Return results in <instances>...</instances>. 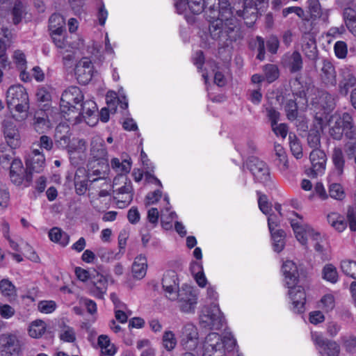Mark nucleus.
<instances>
[{
  "label": "nucleus",
  "mask_w": 356,
  "mask_h": 356,
  "mask_svg": "<svg viewBox=\"0 0 356 356\" xmlns=\"http://www.w3.org/2000/svg\"><path fill=\"white\" fill-rule=\"evenodd\" d=\"M189 9L198 15L205 10L209 18V34L222 46H229L243 38L238 19L232 17L229 8L219 7V0H187Z\"/></svg>",
  "instance_id": "nucleus-1"
},
{
  "label": "nucleus",
  "mask_w": 356,
  "mask_h": 356,
  "mask_svg": "<svg viewBox=\"0 0 356 356\" xmlns=\"http://www.w3.org/2000/svg\"><path fill=\"white\" fill-rule=\"evenodd\" d=\"M286 286L289 288V296L292 301V310L296 313H302L305 311L306 295L301 286H297L298 282V270L296 264L291 260L286 261L282 267Z\"/></svg>",
  "instance_id": "nucleus-2"
},
{
  "label": "nucleus",
  "mask_w": 356,
  "mask_h": 356,
  "mask_svg": "<svg viewBox=\"0 0 356 356\" xmlns=\"http://www.w3.org/2000/svg\"><path fill=\"white\" fill-rule=\"evenodd\" d=\"M6 103L8 108L18 113L13 115L17 121L26 119L30 103L29 95L24 86L19 84L10 86L6 92Z\"/></svg>",
  "instance_id": "nucleus-3"
},
{
  "label": "nucleus",
  "mask_w": 356,
  "mask_h": 356,
  "mask_svg": "<svg viewBox=\"0 0 356 356\" xmlns=\"http://www.w3.org/2000/svg\"><path fill=\"white\" fill-rule=\"evenodd\" d=\"M329 135L334 140H341L343 134L348 138H353L355 129L352 116L348 113H334L327 121Z\"/></svg>",
  "instance_id": "nucleus-4"
},
{
  "label": "nucleus",
  "mask_w": 356,
  "mask_h": 356,
  "mask_svg": "<svg viewBox=\"0 0 356 356\" xmlns=\"http://www.w3.org/2000/svg\"><path fill=\"white\" fill-rule=\"evenodd\" d=\"M291 225L296 238L302 245H306L307 241L310 240L313 242V245L316 252H323L324 248L323 243L324 240L320 233L315 232L308 225L302 224L301 222L295 220H291Z\"/></svg>",
  "instance_id": "nucleus-5"
},
{
  "label": "nucleus",
  "mask_w": 356,
  "mask_h": 356,
  "mask_svg": "<svg viewBox=\"0 0 356 356\" xmlns=\"http://www.w3.org/2000/svg\"><path fill=\"white\" fill-rule=\"evenodd\" d=\"M113 197L118 208L124 209L133 200L134 188L130 179L120 175L113 179Z\"/></svg>",
  "instance_id": "nucleus-6"
},
{
  "label": "nucleus",
  "mask_w": 356,
  "mask_h": 356,
  "mask_svg": "<svg viewBox=\"0 0 356 356\" xmlns=\"http://www.w3.org/2000/svg\"><path fill=\"white\" fill-rule=\"evenodd\" d=\"M83 95L79 88L70 86L63 91L60 98V108L63 113L70 114L75 111L83 101Z\"/></svg>",
  "instance_id": "nucleus-7"
},
{
  "label": "nucleus",
  "mask_w": 356,
  "mask_h": 356,
  "mask_svg": "<svg viewBox=\"0 0 356 356\" xmlns=\"http://www.w3.org/2000/svg\"><path fill=\"white\" fill-rule=\"evenodd\" d=\"M174 300H177L181 312L194 313L197 303V297L193 288L188 285H183L176 293Z\"/></svg>",
  "instance_id": "nucleus-8"
},
{
  "label": "nucleus",
  "mask_w": 356,
  "mask_h": 356,
  "mask_svg": "<svg viewBox=\"0 0 356 356\" xmlns=\"http://www.w3.org/2000/svg\"><path fill=\"white\" fill-rule=\"evenodd\" d=\"M10 178L11 181L16 186H30L33 177L27 167L24 168L22 161L19 159H14L10 165Z\"/></svg>",
  "instance_id": "nucleus-9"
},
{
  "label": "nucleus",
  "mask_w": 356,
  "mask_h": 356,
  "mask_svg": "<svg viewBox=\"0 0 356 356\" xmlns=\"http://www.w3.org/2000/svg\"><path fill=\"white\" fill-rule=\"evenodd\" d=\"M222 314L216 305L206 307L200 317V325L210 330H220L222 326Z\"/></svg>",
  "instance_id": "nucleus-10"
},
{
  "label": "nucleus",
  "mask_w": 356,
  "mask_h": 356,
  "mask_svg": "<svg viewBox=\"0 0 356 356\" xmlns=\"http://www.w3.org/2000/svg\"><path fill=\"white\" fill-rule=\"evenodd\" d=\"M22 344L18 337L13 333L0 335V356H19Z\"/></svg>",
  "instance_id": "nucleus-11"
},
{
  "label": "nucleus",
  "mask_w": 356,
  "mask_h": 356,
  "mask_svg": "<svg viewBox=\"0 0 356 356\" xmlns=\"http://www.w3.org/2000/svg\"><path fill=\"white\" fill-rule=\"evenodd\" d=\"M110 277L104 275L99 272L92 270V276L88 284V291L90 295L98 299H104L108 289V282Z\"/></svg>",
  "instance_id": "nucleus-12"
},
{
  "label": "nucleus",
  "mask_w": 356,
  "mask_h": 356,
  "mask_svg": "<svg viewBox=\"0 0 356 356\" xmlns=\"http://www.w3.org/2000/svg\"><path fill=\"white\" fill-rule=\"evenodd\" d=\"M247 166L257 181L266 184L270 180L268 165L257 157H250L247 161Z\"/></svg>",
  "instance_id": "nucleus-13"
},
{
  "label": "nucleus",
  "mask_w": 356,
  "mask_h": 356,
  "mask_svg": "<svg viewBox=\"0 0 356 356\" xmlns=\"http://www.w3.org/2000/svg\"><path fill=\"white\" fill-rule=\"evenodd\" d=\"M181 344L185 349H195L198 343L199 334L197 327L193 323L185 324L181 331Z\"/></svg>",
  "instance_id": "nucleus-14"
},
{
  "label": "nucleus",
  "mask_w": 356,
  "mask_h": 356,
  "mask_svg": "<svg viewBox=\"0 0 356 356\" xmlns=\"http://www.w3.org/2000/svg\"><path fill=\"white\" fill-rule=\"evenodd\" d=\"M312 167L306 172L307 175L316 177L323 173L326 165V155L325 152L319 149H314L309 155Z\"/></svg>",
  "instance_id": "nucleus-15"
},
{
  "label": "nucleus",
  "mask_w": 356,
  "mask_h": 356,
  "mask_svg": "<svg viewBox=\"0 0 356 356\" xmlns=\"http://www.w3.org/2000/svg\"><path fill=\"white\" fill-rule=\"evenodd\" d=\"M3 132L6 143L12 149L21 145V136L17 126L10 120H4L2 122Z\"/></svg>",
  "instance_id": "nucleus-16"
},
{
  "label": "nucleus",
  "mask_w": 356,
  "mask_h": 356,
  "mask_svg": "<svg viewBox=\"0 0 356 356\" xmlns=\"http://www.w3.org/2000/svg\"><path fill=\"white\" fill-rule=\"evenodd\" d=\"M45 156L43 152L38 148H33L26 159V166L31 174L40 173L45 167Z\"/></svg>",
  "instance_id": "nucleus-17"
},
{
  "label": "nucleus",
  "mask_w": 356,
  "mask_h": 356,
  "mask_svg": "<svg viewBox=\"0 0 356 356\" xmlns=\"http://www.w3.org/2000/svg\"><path fill=\"white\" fill-rule=\"evenodd\" d=\"M339 92L346 96L351 88L356 85V77L353 70L348 67H341L339 71Z\"/></svg>",
  "instance_id": "nucleus-18"
},
{
  "label": "nucleus",
  "mask_w": 356,
  "mask_h": 356,
  "mask_svg": "<svg viewBox=\"0 0 356 356\" xmlns=\"http://www.w3.org/2000/svg\"><path fill=\"white\" fill-rule=\"evenodd\" d=\"M162 286L165 292V296L174 301L176 293L180 289L179 288L177 275L174 270H168L165 273L162 279Z\"/></svg>",
  "instance_id": "nucleus-19"
},
{
  "label": "nucleus",
  "mask_w": 356,
  "mask_h": 356,
  "mask_svg": "<svg viewBox=\"0 0 356 356\" xmlns=\"http://www.w3.org/2000/svg\"><path fill=\"white\" fill-rule=\"evenodd\" d=\"M75 76L80 84L86 85L92 79L93 74V65L88 58H83L75 67Z\"/></svg>",
  "instance_id": "nucleus-20"
},
{
  "label": "nucleus",
  "mask_w": 356,
  "mask_h": 356,
  "mask_svg": "<svg viewBox=\"0 0 356 356\" xmlns=\"http://www.w3.org/2000/svg\"><path fill=\"white\" fill-rule=\"evenodd\" d=\"M224 348L222 339L216 332L209 333L203 343V356H216L218 352L222 353Z\"/></svg>",
  "instance_id": "nucleus-21"
},
{
  "label": "nucleus",
  "mask_w": 356,
  "mask_h": 356,
  "mask_svg": "<svg viewBox=\"0 0 356 356\" xmlns=\"http://www.w3.org/2000/svg\"><path fill=\"white\" fill-rule=\"evenodd\" d=\"M311 102L313 105L319 106L327 112L332 110L335 105V100L332 95L325 90L317 88L314 89Z\"/></svg>",
  "instance_id": "nucleus-22"
},
{
  "label": "nucleus",
  "mask_w": 356,
  "mask_h": 356,
  "mask_svg": "<svg viewBox=\"0 0 356 356\" xmlns=\"http://www.w3.org/2000/svg\"><path fill=\"white\" fill-rule=\"evenodd\" d=\"M31 125L35 131L41 134L50 129L51 124L47 112L38 109L33 113Z\"/></svg>",
  "instance_id": "nucleus-23"
},
{
  "label": "nucleus",
  "mask_w": 356,
  "mask_h": 356,
  "mask_svg": "<svg viewBox=\"0 0 356 356\" xmlns=\"http://www.w3.org/2000/svg\"><path fill=\"white\" fill-rule=\"evenodd\" d=\"M321 81L327 86L337 85V72L332 63L327 59L322 60V67L319 74Z\"/></svg>",
  "instance_id": "nucleus-24"
},
{
  "label": "nucleus",
  "mask_w": 356,
  "mask_h": 356,
  "mask_svg": "<svg viewBox=\"0 0 356 356\" xmlns=\"http://www.w3.org/2000/svg\"><path fill=\"white\" fill-rule=\"evenodd\" d=\"M302 51L305 56L312 61H316L318 58V49L316 40L311 33L304 31L302 35Z\"/></svg>",
  "instance_id": "nucleus-25"
},
{
  "label": "nucleus",
  "mask_w": 356,
  "mask_h": 356,
  "mask_svg": "<svg viewBox=\"0 0 356 356\" xmlns=\"http://www.w3.org/2000/svg\"><path fill=\"white\" fill-rule=\"evenodd\" d=\"M316 345L321 348L327 356H338L340 352V347L335 341L323 339L318 334L312 337Z\"/></svg>",
  "instance_id": "nucleus-26"
},
{
  "label": "nucleus",
  "mask_w": 356,
  "mask_h": 356,
  "mask_svg": "<svg viewBox=\"0 0 356 356\" xmlns=\"http://www.w3.org/2000/svg\"><path fill=\"white\" fill-rule=\"evenodd\" d=\"M91 155L96 159H104L107 156V150L105 147L104 140L99 136H95L92 138L90 143Z\"/></svg>",
  "instance_id": "nucleus-27"
},
{
  "label": "nucleus",
  "mask_w": 356,
  "mask_h": 356,
  "mask_svg": "<svg viewBox=\"0 0 356 356\" xmlns=\"http://www.w3.org/2000/svg\"><path fill=\"white\" fill-rule=\"evenodd\" d=\"M68 127L64 125H58L56 128L54 143L59 149H65L70 143V134L68 133Z\"/></svg>",
  "instance_id": "nucleus-28"
},
{
  "label": "nucleus",
  "mask_w": 356,
  "mask_h": 356,
  "mask_svg": "<svg viewBox=\"0 0 356 356\" xmlns=\"http://www.w3.org/2000/svg\"><path fill=\"white\" fill-rule=\"evenodd\" d=\"M97 108L95 102L92 100H87L85 102L83 101L76 108L74 113L78 114L79 116H82L83 118L94 116L95 118L97 119Z\"/></svg>",
  "instance_id": "nucleus-29"
},
{
  "label": "nucleus",
  "mask_w": 356,
  "mask_h": 356,
  "mask_svg": "<svg viewBox=\"0 0 356 356\" xmlns=\"http://www.w3.org/2000/svg\"><path fill=\"white\" fill-rule=\"evenodd\" d=\"M27 14L26 5L19 0L15 1L10 10L12 22L15 25L19 24Z\"/></svg>",
  "instance_id": "nucleus-30"
},
{
  "label": "nucleus",
  "mask_w": 356,
  "mask_h": 356,
  "mask_svg": "<svg viewBox=\"0 0 356 356\" xmlns=\"http://www.w3.org/2000/svg\"><path fill=\"white\" fill-rule=\"evenodd\" d=\"M332 160L334 167L332 173L337 177H341L345 167L344 156L341 148L335 147L333 149Z\"/></svg>",
  "instance_id": "nucleus-31"
},
{
  "label": "nucleus",
  "mask_w": 356,
  "mask_h": 356,
  "mask_svg": "<svg viewBox=\"0 0 356 356\" xmlns=\"http://www.w3.org/2000/svg\"><path fill=\"white\" fill-rule=\"evenodd\" d=\"M147 261L145 256L139 255L135 258L132 265V273L135 278L141 280L147 273Z\"/></svg>",
  "instance_id": "nucleus-32"
},
{
  "label": "nucleus",
  "mask_w": 356,
  "mask_h": 356,
  "mask_svg": "<svg viewBox=\"0 0 356 356\" xmlns=\"http://www.w3.org/2000/svg\"><path fill=\"white\" fill-rule=\"evenodd\" d=\"M49 237L51 241L59 243L63 247L66 246L70 242V236L57 227H54L49 230Z\"/></svg>",
  "instance_id": "nucleus-33"
},
{
  "label": "nucleus",
  "mask_w": 356,
  "mask_h": 356,
  "mask_svg": "<svg viewBox=\"0 0 356 356\" xmlns=\"http://www.w3.org/2000/svg\"><path fill=\"white\" fill-rule=\"evenodd\" d=\"M275 154L277 156L275 161L282 171H286L289 168V162L284 147L277 143L274 145Z\"/></svg>",
  "instance_id": "nucleus-34"
},
{
  "label": "nucleus",
  "mask_w": 356,
  "mask_h": 356,
  "mask_svg": "<svg viewBox=\"0 0 356 356\" xmlns=\"http://www.w3.org/2000/svg\"><path fill=\"white\" fill-rule=\"evenodd\" d=\"M65 21L62 15L54 13L49 19V29L52 32L64 31Z\"/></svg>",
  "instance_id": "nucleus-35"
},
{
  "label": "nucleus",
  "mask_w": 356,
  "mask_h": 356,
  "mask_svg": "<svg viewBox=\"0 0 356 356\" xmlns=\"http://www.w3.org/2000/svg\"><path fill=\"white\" fill-rule=\"evenodd\" d=\"M273 240V249L277 252H280L285 245V233L282 229H277L270 232Z\"/></svg>",
  "instance_id": "nucleus-36"
},
{
  "label": "nucleus",
  "mask_w": 356,
  "mask_h": 356,
  "mask_svg": "<svg viewBox=\"0 0 356 356\" xmlns=\"http://www.w3.org/2000/svg\"><path fill=\"white\" fill-rule=\"evenodd\" d=\"M343 15L348 29L353 33H356V11L351 8H346Z\"/></svg>",
  "instance_id": "nucleus-37"
},
{
  "label": "nucleus",
  "mask_w": 356,
  "mask_h": 356,
  "mask_svg": "<svg viewBox=\"0 0 356 356\" xmlns=\"http://www.w3.org/2000/svg\"><path fill=\"white\" fill-rule=\"evenodd\" d=\"M259 12V11L254 7H248L245 6L243 10L237 11V15L243 17L245 20L250 19V22L247 21L245 23L250 26L257 20Z\"/></svg>",
  "instance_id": "nucleus-38"
},
{
  "label": "nucleus",
  "mask_w": 356,
  "mask_h": 356,
  "mask_svg": "<svg viewBox=\"0 0 356 356\" xmlns=\"http://www.w3.org/2000/svg\"><path fill=\"white\" fill-rule=\"evenodd\" d=\"M59 338L64 342H74L76 339L74 329L65 323H63L62 325H60Z\"/></svg>",
  "instance_id": "nucleus-39"
},
{
  "label": "nucleus",
  "mask_w": 356,
  "mask_h": 356,
  "mask_svg": "<svg viewBox=\"0 0 356 356\" xmlns=\"http://www.w3.org/2000/svg\"><path fill=\"white\" fill-rule=\"evenodd\" d=\"M46 330V324L42 320H36L30 325L29 334L32 338L42 337Z\"/></svg>",
  "instance_id": "nucleus-40"
},
{
  "label": "nucleus",
  "mask_w": 356,
  "mask_h": 356,
  "mask_svg": "<svg viewBox=\"0 0 356 356\" xmlns=\"http://www.w3.org/2000/svg\"><path fill=\"white\" fill-rule=\"evenodd\" d=\"M302 58L298 51H294L289 57L288 67L291 72H299L302 68Z\"/></svg>",
  "instance_id": "nucleus-41"
},
{
  "label": "nucleus",
  "mask_w": 356,
  "mask_h": 356,
  "mask_svg": "<svg viewBox=\"0 0 356 356\" xmlns=\"http://www.w3.org/2000/svg\"><path fill=\"white\" fill-rule=\"evenodd\" d=\"M81 172V170H79L75 173L74 175L75 191L76 193L79 195L85 194L88 188V179L86 177L82 178L81 176L79 174V172Z\"/></svg>",
  "instance_id": "nucleus-42"
},
{
  "label": "nucleus",
  "mask_w": 356,
  "mask_h": 356,
  "mask_svg": "<svg viewBox=\"0 0 356 356\" xmlns=\"http://www.w3.org/2000/svg\"><path fill=\"white\" fill-rule=\"evenodd\" d=\"M111 165L118 172L122 174L129 173L131 168V163L129 161L124 159L120 161L118 158H113L111 161Z\"/></svg>",
  "instance_id": "nucleus-43"
},
{
  "label": "nucleus",
  "mask_w": 356,
  "mask_h": 356,
  "mask_svg": "<svg viewBox=\"0 0 356 356\" xmlns=\"http://www.w3.org/2000/svg\"><path fill=\"white\" fill-rule=\"evenodd\" d=\"M6 146L4 145H0V170L2 168H8L12 162L13 156L12 153L13 150L11 149H5Z\"/></svg>",
  "instance_id": "nucleus-44"
},
{
  "label": "nucleus",
  "mask_w": 356,
  "mask_h": 356,
  "mask_svg": "<svg viewBox=\"0 0 356 356\" xmlns=\"http://www.w3.org/2000/svg\"><path fill=\"white\" fill-rule=\"evenodd\" d=\"M264 79L268 82L272 83L278 79L280 72L278 67L273 64H268L264 67Z\"/></svg>",
  "instance_id": "nucleus-45"
},
{
  "label": "nucleus",
  "mask_w": 356,
  "mask_h": 356,
  "mask_svg": "<svg viewBox=\"0 0 356 356\" xmlns=\"http://www.w3.org/2000/svg\"><path fill=\"white\" fill-rule=\"evenodd\" d=\"M54 147V142L52 139L47 136V135H42L39 138V140L34 142L32 144V149L33 148H38V149H45L47 151H51L53 149Z\"/></svg>",
  "instance_id": "nucleus-46"
},
{
  "label": "nucleus",
  "mask_w": 356,
  "mask_h": 356,
  "mask_svg": "<svg viewBox=\"0 0 356 356\" xmlns=\"http://www.w3.org/2000/svg\"><path fill=\"white\" fill-rule=\"evenodd\" d=\"M289 145L293 155L298 159L302 158V148L300 140L295 135H289Z\"/></svg>",
  "instance_id": "nucleus-47"
},
{
  "label": "nucleus",
  "mask_w": 356,
  "mask_h": 356,
  "mask_svg": "<svg viewBox=\"0 0 356 356\" xmlns=\"http://www.w3.org/2000/svg\"><path fill=\"white\" fill-rule=\"evenodd\" d=\"M318 307L326 312L332 311L335 307L334 296L332 294H325L323 296L320 300Z\"/></svg>",
  "instance_id": "nucleus-48"
},
{
  "label": "nucleus",
  "mask_w": 356,
  "mask_h": 356,
  "mask_svg": "<svg viewBox=\"0 0 356 356\" xmlns=\"http://www.w3.org/2000/svg\"><path fill=\"white\" fill-rule=\"evenodd\" d=\"M341 268L344 274L356 280V261H343L341 264Z\"/></svg>",
  "instance_id": "nucleus-49"
},
{
  "label": "nucleus",
  "mask_w": 356,
  "mask_h": 356,
  "mask_svg": "<svg viewBox=\"0 0 356 356\" xmlns=\"http://www.w3.org/2000/svg\"><path fill=\"white\" fill-rule=\"evenodd\" d=\"M323 278L332 283L338 280V273L336 268L332 264L326 265L323 270Z\"/></svg>",
  "instance_id": "nucleus-50"
},
{
  "label": "nucleus",
  "mask_w": 356,
  "mask_h": 356,
  "mask_svg": "<svg viewBox=\"0 0 356 356\" xmlns=\"http://www.w3.org/2000/svg\"><path fill=\"white\" fill-rule=\"evenodd\" d=\"M163 344L167 350H173L177 345V339L172 331H165L163 335Z\"/></svg>",
  "instance_id": "nucleus-51"
},
{
  "label": "nucleus",
  "mask_w": 356,
  "mask_h": 356,
  "mask_svg": "<svg viewBox=\"0 0 356 356\" xmlns=\"http://www.w3.org/2000/svg\"><path fill=\"white\" fill-rule=\"evenodd\" d=\"M99 184L98 187L101 188L98 194L99 197H106L110 195L108 188L111 187V184L105 179L102 177L94 179L91 181V184Z\"/></svg>",
  "instance_id": "nucleus-52"
},
{
  "label": "nucleus",
  "mask_w": 356,
  "mask_h": 356,
  "mask_svg": "<svg viewBox=\"0 0 356 356\" xmlns=\"http://www.w3.org/2000/svg\"><path fill=\"white\" fill-rule=\"evenodd\" d=\"M63 31H56L51 33V38L55 45L60 49H65L67 47L70 46V44L67 41V38H65L64 35H63Z\"/></svg>",
  "instance_id": "nucleus-53"
},
{
  "label": "nucleus",
  "mask_w": 356,
  "mask_h": 356,
  "mask_svg": "<svg viewBox=\"0 0 356 356\" xmlns=\"http://www.w3.org/2000/svg\"><path fill=\"white\" fill-rule=\"evenodd\" d=\"M0 291L3 296L14 297L15 296V287L8 280H2L0 282Z\"/></svg>",
  "instance_id": "nucleus-54"
},
{
  "label": "nucleus",
  "mask_w": 356,
  "mask_h": 356,
  "mask_svg": "<svg viewBox=\"0 0 356 356\" xmlns=\"http://www.w3.org/2000/svg\"><path fill=\"white\" fill-rule=\"evenodd\" d=\"M330 196L337 200H342L345 198V192L342 186L339 184H332L329 188Z\"/></svg>",
  "instance_id": "nucleus-55"
},
{
  "label": "nucleus",
  "mask_w": 356,
  "mask_h": 356,
  "mask_svg": "<svg viewBox=\"0 0 356 356\" xmlns=\"http://www.w3.org/2000/svg\"><path fill=\"white\" fill-rule=\"evenodd\" d=\"M286 117L289 120H294L298 117V106L295 100L289 99L285 105Z\"/></svg>",
  "instance_id": "nucleus-56"
},
{
  "label": "nucleus",
  "mask_w": 356,
  "mask_h": 356,
  "mask_svg": "<svg viewBox=\"0 0 356 356\" xmlns=\"http://www.w3.org/2000/svg\"><path fill=\"white\" fill-rule=\"evenodd\" d=\"M257 194L259 196L258 204L259 209L263 213L266 215L269 214V212L271 211V204L268 202L266 195L261 194L259 191H257Z\"/></svg>",
  "instance_id": "nucleus-57"
},
{
  "label": "nucleus",
  "mask_w": 356,
  "mask_h": 356,
  "mask_svg": "<svg viewBox=\"0 0 356 356\" xmlns=\"http://www.w3.org/2000/svg\"><path fill=\"white\" fill-rule=\"evenodd\" d=\"M56 308V303L53 300H42L38 304V310L44 314H51Z\"/></svg>",
  "instance_id": "nucleus-58"
},
{
  "label": "nucleus",
  "mask_w": 356,
  "mask_h": 356,
  "mask_svg": "<svg viewBox=\"0 0 356 356\" xmlns=\"http://www.w3.org/2000/svg\"><path fill=\"white\" fill-rule=\"evenodd\" d=\"M334 49L337 58H344L346 57L348 49L346 42L343 41L337 42L334 44Z\"/></svg>",
  "instance_id": "nucleus-59"
},
{
  "label": "nucleus",
  "mask_w": 356,
  "mask_h": 356,
  "mask_svg": "<svg viewBox=\"0 0 356 356\" xmlns=\"http://www.w3.org/2000/svg\"><path fill=\"white\" fill-rule=\"evenodd\" d=\"M10 200V194L8 188L3 184H0V207L6 208Z\"/></svg>",
  "instance_id": "nucleus-60"
},
{
  "label": "nucleus",
  "mask_w": 356,
  "mask_h": 356,
  "mask_svg": "<svg viewBox=\"0 0 356 356\" xmlns=\"http://www.w3.org/2000/svg\"><path fill=\"white\" fill-rule=\"evenodd\" d=\"M308 8L312 17H319L321 15V5L318 0H308Z\"/></svg>",
  "instance_id": "nucleus-61"
},
{
  "label": "nucleus",
  "mask_w": 356,
  "mask_h": 356,
  "mask_svg": "<svg viewBox=\"0 0 356 356\" xmlns=\"http://www.w3.org/2000/svg\"><path fill=\"white\" fill-rule=\"evenodd\" d=\"M271 128L277 136H280L282 138H284L287 135L288 127L287 125L284 123H281L279 124L277 123L275 124H272Z\"/></svg>",
  "instance_id": "nucleus-62"
},
{
  "label": "nucleus",
  "mask_w": 356,
  "mask_h": 356,
  "mask_svg": "<svg viewBox=\"0 0 356 356\" xmlns=\"http://www.w3.org/2000/svg\"><path fill=\"white\" fill-rule=\"evenodd\" d=\"M131 315V312L127 309H115V317L121 323L127 321L129 316Z\"/></svg>",
  "instance_id": "nucleus-63"
},
{
  "label": "nucleus",
  "mask_w": 356,
  "mask_h": 356,
  "mask_svg": "<svg viewBox=\"0 0 356 356\" xmlns=\"http://www.w3.org/2000/svg\"><path fill=\"white\" fill-rule=\"evenodd\" d=\"M75 274L78 280L81 282H90V277L92 276V271H88L81 267H76L75 268Z\"/></svg>",
  "instance_id": "nucleus-64"
}]
</instances>
